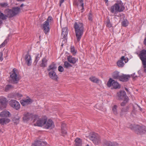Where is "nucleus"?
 <instances>
[{
	"label": "nucleus",
	"mask_w": 146,
	"mask_h": 146,
	"mask_svg": "<svg viewBox=\"0 0 146 146\" xmlns=\"http://www.w3.org/2000/svg\"><path fill=\"white\" fill-rule=\"evenodd\" d=\"M13 88V87L12 86L10 85H7L5 87V90L6 91H7L8 90Z\"/></svg>",
	"instance_id": "nucleus-38"
},
{
	"label": "nucleus",
	"mask_w": 146,
	"mask_h": 146,
	"mask_svg": "<svg viewBox=\"0 0 146 146\" xmlns=\"http://www.w3.org/2000/svg\"><path fill=\"white\" fill-rule=\"evenodd\" d=\"M0 5L2 7H6L7 6L8 4L7 3H1Z\"/></svg>",
	"instance_id": "nucleus-45"
},
{
	"label": "nucleus",
	"mask_w": 146,
	"mask_h": 146,
	"mask_svg": "<svg viewBox=\"0 0 146 146\" xmlns=\"http://www.w3.org/2000/svg\"><path fill=\"white\" fill-rule=\"evenodd\" d=\"M58 70L59 72H62L64 71V69L62 66H60L58 67Z\"/></svg>",
	"instance_id": "nucleus-44"
},
{
	"label": "nucleus",
	"mask_w": 146,
	"mask_h": 146,
	"mask_svg": "<svg viewBox=\"0 0 146 146\" xmlns=\"http://www.w3.org/2000/svg\"><path fill=\"white\" fill-rule=\"evenodd\" d=\"M74 28L76 38V42H79L80 41L84 31V27L82 23L79 22H75Z\"/></svg>",
	"instance_id": "nucleus-2"
},
{
	"label": "nucleus",
	"mask_w": 146,
	"mask_h": 146,
	"mask_svg": "<svg viewBox=\"0 0 146 146\" xmlns=\"http://www.w3.org/2000/svg\"><path fill=\"white\" fill-rule=\"evenodd\" d=\"M75 145L76 146H81L82 145V140L79 138H77L75 140Z\"/></svg>",
	"instance_id": "nucleus-30"
},
{
	"label": "nucleus",
	"mask_w": 146,
	"mask_h": 146,
	"mask_svg": "<svg viewBox=\"0 0 146 146\" xmlns=\"http://www.w3.org/2000/svg\"><path fill=\"white\" fill-rule=\"evenodd\" d=\"M113 112L115 114H116L117 113V110H113Z\"/></svg>",
	"instance_id": "nucleus-53"
},
{
	"label": "nucleus",
	"mask_w": 146,
	"mask_h": 146,
	"mask_svg": "<svg viewBox=\"0 0 146 146\" xmlns=\"http://www.w3.org/2000/svg\"><path fill=\"white\" fill-rule=\"evenodd\" d=\"M130 77L129 75H122L120 76L119 80L122 81L126 82L128 80Z\"/></svg>",
	"instance_id": "nucleus-22"
},
{
	"label": "nucleus",
	"mask_w": 146,
	"mask_h": 146,
	"mask_svg": "<svg viewBox=\"0 0 146 146\" xmlns=\"http://www.w3.org/2000/svg\"><path fill=\"white\" fill-rule=\"evenodd\" d=\"M97 108L98 109H100L99 108Z\"/></svg>",
	"instance_id": "nucleus-64"
},
{
	"label": "nucleus",
	"mask_w": 146,
	"mask_h": 146,
	"mask_svg": "<svg viewBox=\"0 0 146 146\" xmlns=\"http://www.w3.org/2000/svg\"><path fill=\"white\" fill-rule=\"evenodd\" d=\"M38 118V115H37L28 113L24 115L23 119L25 121H33V122H35Z\"/></svg>",
	"instance_id": "nucleus-6"
},
{
	"label": "nucleus",
	"mask_w": 146,
	"mask_h": 146,
	"mask_svg": "<svg viewBox=\"0 0 146 146\" xmlns=\"http://www.w3.org/2000/svg\"><path fill=\"white\" fill-rule=\"evenodd\" d=\"M124 61L125 63H126L128 61L127 59L125 58L124 56H122L120 60H119L117 63V65L119 67H122L125 64V63L123 62V61Z\"/></svg>",
	"instance_id": "nucleus-14"
},
{
	"label": "nucleus",
	"mask_w": 146,
	"mask_h": 146,
	"mask_svg": "<svg viewBox=\"0 0 146 146\" xmlns=\"http://www.w3.org/2000/svg\"><path fill=\"white\" fill-rule=\"evenodd\" d=\"M52 20V17H49L47 20L42 25V29L46 34L49 32L50 29L49 23L51 22Z\"/></svg>",
	"instance_id": "nucleus-8"
},
{
	"label": "nucleus",
	"mask_w": 146,
	"mask_h": 146,
	"mask_svg": "<svg viewBox=\"0 0 146 146\" xmlns=\"http://www.w3.org/2000/svg\"><path fill=\"white\" fill-rule=\"evenodd\" d=\"M48 75L49 77L54 80H57L58 78L57 75L54 71H49Z\"/></svg>",
	"instance_id": "nucleus-18"
},
{
	"label": "nucleus",
	"mask_w": 146,
	"mask_h": 146,
	"mask_svg": "<svg viewBox=\"0 0 146 146\" xmlns=\"http://www.w3.org/2000/svg\"><path fill=\"white\" fill-rule=\"evenodd\" d=\"M64 0H60V6L63 3Z\"/></svg>",
	"instance_id": "nucleus-50"
},
{
	"label": "nucleus",
	"mask_w": 146,
	"mask_h": 146,
	"mask_svg": "<svg viewBox=\"0 0 146 146\" xmlns=\"http://www.w3.org/2000/svg\"><path fill=\"white\" fill-rule=\"evenodd\" d=\"M55 108H54V109H57V108H56V106H55Z\"/></svg>",
	"instance_id": "nucleus-60"
},
{
	"label": "nucleus",
	"mask_w": 146,
	"mask_h": 146,
	"mask_svg": "<svg viewBox=\"0 0 146 146\" xmlns=\"http://www.w3.org/2000/svg\"><path fill=\"white\" fill-rule=\"evenodd\" d=\"M127 110H121V115H124L125 113L127 112Z\"/></svg>",
	"instance_id": "nucleus-47"
},
{
	"label": "nucleus",
	"mask_w": 146,
	"mask_h": 146,
	"mask_svg": "<svg viewBox=\"0 0 146 146\" xmlns=\"http://www.w3.org/2000/svg\"><path fill=\"white\" fill-rule=\"evenodd\" d=\"M9 104L12 107L16 110H19L20 108V105L19 103L15 100H11L9 101Z\"/></svg>",
	"instance_id": "nucleus-13"
},
{
	"label": "nucleus",
	"mask_w": 146,
	"mask_h": 146,
	"mask_svg": "<svg viewBox=\"0 0 146 146\" xmlns=\"http://www.w3.org/2000/svg\"><path fill=\"white\" fill-rule=\"evenodd\" d=\"M25 60L26 63L28 66H30L32 63L31 58L29 54H27L25 57Z\"/></svg>",
	"instance_id": "nucleus-17"
},
{
	"label": "nucleus",
	"mask_w": 146,
	"mask_h": 146,
	"mask_svg": "<svg viewBox=\"0 0 146 146\" xmlns=\"http://www.w3.org/2000/svg\"><path fill=\"white\" fill-rule=\"evenodd\" d=\"M117 96L120 98L121 99L126 96L125 92L124 91H121L117 93Z\"/></svg>",
	"instance_id": "nucleus-28"
},
{
	"label": "nucleus",
	"mask_w": 146,
	"mask_h": 146,
	"mask_svg": "<svg viewBox=\"0 0 146 146\" xmlns=\"http://www.w3.org/2000/svg\"><path fill=\"white\" fill-rule=\"evenodd\" d=\"M67 60L70 63L74 64L78 61V59L72 56H67Z\"/></svg>",
	"instance_id": "nucleus-23"
},
{
	"label": "nucleus",
	"mask_w": 146,
	"mask_h": 146,
	"mask_svg": "<svg viewBox=\"0 0 146 146\" xmlns=\"http://www.w3.org/2000/svg\"><path fill=\"white\" fill-rule=\"evenodd\" d=\"M24 5L23 4H22L21 5V7H23Z\"/></svg>",
	"instance_id": "nucleus-58"
},
{
	"label": "nucleus",
	"mask_w": 146,
	"mask_h": 146,
	"mask_svg": "<svg viewBox=\"0 0 146 146\" xmlns=\"http://www.w3.org/2000/svg\"><path fill=\"white\" fill-rule=\"evenodd\" d=\"M83 0H75V3L76 5L82 7L81 9H84Z\"/></svg>",
	"instance_id": "nucleus-27"
},
{
	"label": "nucleus",
	"mask_w": 146,
	"mask_h": 146,
	"mask_svg": "<svg viewBox=\"0 0 146 146\" xmlns=\"http://www.w3.org/2000/svg\"><path fill=\"white\" fill-rule=\"evenodd\" d=\"M57 68L56 64L54 63H52L50 65L48 68L47 69V70L48 71H54L56 70Z\"/></svg>",
	"instance_id": "nucleus-24"
},
{
	"label": "nucleus",
	"mask_w": 146,
	"mask_h": 146,
	"mask_svg": "<svg viewBox=\"0 0 146 146\" xmlns=\"http://www.w3.org/2000/svg\"><path fill=\"white\" fill-rule=\"evenodd\" d=\"M120 76L119 72L117 71H115L113 73L112 77L114 79H119Z\"/></svg>",
	"instance_id": "nucleus-32"
},
{
	"label": "nucleus",
	"mask_w": 146,
	"mask_h": 146,
	"mask_svg": "<svg viewBox=\"0 0 146 146\" xmlns=\"http://www.w3.org/2000/svg\"><path fill=\"white\" fill-rule=\"evenodd\" d=\"M18 1H24L25 0H17Z\"/></svg>",
	"instance_id": "nucleus-56"
},
{
	"label": "nucleus",
	"mask_w": 146,
	"mask_h": 146,
	"mask_svg": "<svg viewBox=\"0 0 146 146\" xmlns=\"http://www.w3.org/2000/svg\"><path fill=\"white\" fill-rule=\"evenodd\" d=\"M66 124L65 123H64L62 124V133L63 136L65 135L66 134L67 132L66 130Z\"/></svg>",
	"instance_id": "nucleus-25"
},
{
	"label": "nucleus",
	"mask_w": 146,
	"mask_h": 146,
	"mask_svg": "<svg viewBox=\"0 0 146 146\" xmlns=\"http://www.w3.org/2000/svg\"><path fill=\"white\" fill-rule=\"evenodd\" d=\"M117 108V106L116 105H115L113 106V107L112 109V110L116 109Z\"/></svg>",
	"instance_id": "nucleus-51"
},
{
	"label": "nucleus",
	"mask_w": 146,
	"mask_h": 146,
	"mask_svg": "<svg viewBox=\"0 0 146 146\" xmlns=\"http://www.w3.org/2000/svg\"><path fill=\"white\" fill-rule=\"evenodd\" d=\"M133 110H135L136 109L138 110H140V107L136 104H135L133 106Z\"/></svg>",
	"instance_id": "nucleus-43"
},
{
	"label": "nucleus",
	"mask_w": 146,
	"mask_h": 146,
	"mask_svg": "<svg viewBox=\"0 0 146 146\" xmlns=\"http://www.w3.org/2000/svg\"><path fill=\"white\" fill-rule=\"evenodd\" d=\"M20 11V8L18 7L13 8L12 10L7 9L5 11L7 17H11L18 14Z\"/></svg>",
	"instance_id": "nucleus-7"
},
{
	"label": "nucleus",
	"mask_w": 146,
	"mask_h": 146,
	"mask_svg": "<svg viewBox=\"0 0 146 146\" xmlns=\"http://www.w3.org/2000/svg\"><path fill=\"white\" fill-rule=\"evenodd\" d=\"M127 127L134 131L137 134L142 135L146 133V127L145 126H141L138 125L129 124Z\"/></svg>",
	"instance_id": "nucleus-3"
},
{
	"label": "nucleus",
	"mask_w": 146,
	"mask_h": 146,
	"mask_svg": "<svg viewBox=\"0 0 146 146\" xmlns=\"http://www.w3.org/2000/svg\"><path fill=\"white\" fill-rule=\"evenodd\" d=\"M89 79L92 82L96 83H98L99 80L95 76H92Z\"/></svg>",
	"instance_id": "nucleus-31"
},
{
	"label": "nucleus",
	"mask_w": 146,
	"mask_h": 146,
	"mask_svg": "<svg viewBox=\"0 0 146 146\" xmlns=\"http://www.w3.org/2000/svg\"><path fill=\"white\" fill-rule=\"evenodd\" d=\"M125 90L127 92H128V89L127 88H125Z\"/></svg>",
	"instance_id": "nucleus-57"
},
{
	"label": "nucleus",
	"mask_w": 146,
	"mask_h": 146,
	"mask_svg": "<svg viewBox=\"0 0 146 146\" xmlns=\"http://www.w3.org/2000/svg\"><path fill=\"white\" fill-rule=\"evenodd\" d=\"M68 34L67 28L64 27L62 29V35L64 38H66Z\"/></svg>",
	"instance_id": "nucleus-26"
},
{
	"label": "nucleus",
	"mask_w": 146,
	"mask_h": 146,
	"mask_svg": "<svg viewBox=\"0 0 146 146\" xmlns=\"http://www.w3.org/2000/svg\"><path fill=\"white\" fill-rule=\"evenodd\" d=\"M37 120L35 125L38 126L42 127L46 124L47 121V117L46 116H44L42 118L38 119V118L36 120Z\"/></svg>",
	"instance_id": "nucleus-11"
},
{
	"label": "nucleus",
	"mask_w": 146,
	"mask_h": 146,
	"mask_svg": "<svg viewBox=\"0 0 146 146\" xmlns=\"http://www.w3.org/2000/svg\"><path fill=\"white\" fill-rule=\"evenodd\" d=\"M3 53L2 51H0V61H2L3 60L2 57Z\"/></svg>",
	"instance_id": "nucleus-48"
},
{
	"label": "nucleus",
	"mask_w": 146,
	"mask_h": 146,
	"mask_svg": "<svg viewBox=\"0 0 146 146\" xmlns=\"http://www.w3.org/2000/svg\"><path fill=\"white\" fill-rule=\"evenodd\" d=\"M90 139L96 145H98L101 143V140L99 135L97 133H94L91 135Z\"/></svg>",
	"instance_id": "nucleus-10"
},
{
	"label": "nucleus",
	"mask_w": 146,
	"mask_h": 146,
	"mask_svg": "<svg viewBox=\"0 0 146 146\" xmlns=\"http://www.w3.org/2000/svg\"><path fill=\"white\" fill-rule=\"evenodd\" d=\"M48 60L46 58H43L42 60V63L40 64L41 66L44 67L47 66Z\"/></svg>",
	"instance_id": "nucleus-29"
},
{
	"label": "nucleus",
	"mask_w": 146,
	"mask_h": 146,
	"mask_svg": "<svg viewBox=\"0 0 146 146\" xmlns=\"http://www.w3.org/2000/svg\"><path fill=\"white\" fill-rule=\"evenodd\" d=\"M138 56L141 60L142 64L146 62V50H143L141 51Z\"/></svg>",
	"instance_id": "nucleus-12"
},
{
	"label": "nucleus",
	"mask_w": 146,
	"mask_h": 146,
	"mask_svg": "<svg viewBox=\"0 0 146 146\" xmlns=\"http://www.w3.org/2000/svg\"><path fill=\"white\" fill-rule=\"evenodd\" d=\"M118 144L116 142L106 141L104 143V146H117Z\"/></svg>",
	"instance_id": "nucleus-21"
},
{
	"label": "nucleus",
	"mask_w": 146,
	"mask_h": 146,
	"mask_svg": "<svg viewBox=\"0 0 146 146\" xmlns=\"http://www.w3.org/2000/svg\"><path fill=\"white\" fill-rule=\"evenodd\" d=\"M144 43L145 45L146 46V37L145 38L144 41Z\"/></svg>",
	"instance_id": "nucleus-52"
},
{
	"label": "nucleus",
	"mask_w": 146,
	"mask_h": 146,
	"mask_svg": "<svg viewBox=\"0 0 146 146\" xmlns=\"http://www.w3.org/2000/svg\"><path fill=\"white\" fill-rule=\"evenodd\" d=\"M10 77L11 81L15 83H17L19 80L18 71L16 68H14L10 73Z\"/></svg>",
	"instance_id": "nucleus-5"
},
{
	"label": "nucleus",
	"mask_w": 146,
	"mask_h": 146,
	"mask_svg": "<svg viewBox=\"0 0 146 146\" xmlns=\"http://www.w3.org/2000/svg\"><path fill=\"white\" fill-rule=\"evenodd\" d=\"M5 98L2 97L0 99V109H4L7 106V101Z\"/></svg>",
	"instance_id": "nucleus-15"
},
{
	"label": "nucleus",
	"mask_w": 146,
	"mask_h": 146,
	"mask_svg": "<svg viewBox=\"0 0 146 146\" xmlns=\"http://www.w3.org/2000/svg\"><path fill=\"white\" fill-rule=\"evenodd\" d=\"M112 26L110 21L108 20L106 22V26L109 28H110L112 27Z\"/></svg>",
	"instance_id": "nucleus-42"
},
{
	"label": "nucleus",
	"mask_w": 146,
	"mask_h": 146,
	"mask_svg": "<svg viewBox=\"0 0 146 146\" xmlns=\"http://www.w3.org/2000/svg\"><path fill=\"white\" fill-rule=\"evenodd\" d=\"M128 24V22L127 20H125L122 22L121 24L124 27H126Z\"/></svg>",
	"instance_id": "nucleus-40"
},
{
	"label": "nucleus",
	"mask_w": 146,
	"mask_h": 146,
	"mask_svg": "<svg viewBox=\"0 0 146 146\" xmlns=\"http://www.w3.org/2000/svg\"><path fill=\"white\" fill-rule=\"evenodd\" d=\"M145 72H146V62L143 64Z\"/></svg>",
	"instance_id": "nucleus-49"
},
{
	"label": "nucleus",
	"mask_w": 146,
	"mask_h": 146,
	"mask_svg": "<svg viewBox=\"0 0 146 146\" xmlns=\"http://www.w3.org/2000/svg\"><path fill=\"white\" fill-rule=\"evenodd\" d=\"M19 117H18L17 118H16V120L17 121V122L18 123L19 121Z\"/></svg>",
	"instance_id": "nucleus-54"
},
{
	"label": "nucleus",
	"mask_w": 146,
	"mask_h": 146,
	"mask_svg": "<svg viewBox=\"0 0 146 146\" xmlns=\"http://www.w3.org/2000/svg\"><path fill=\"white\" fill-rule=\"evenodd\" d=\"M116 3L111 6L109 9L111 13L115 15L118 13L121 12L125 9L123 3L120 0L116 1Z\"/></svg>",
	"instance_id": "nucleus-1"
},
{
	"label": "nucleus",
	"mask_w": 146,
	"mask_h": 146,
	"mask_svg": "<svg viewBox=\"0 0 146 146\" xmlns=\"http://www.w3.org/2000/svg\"><path fill=\"white\" fill-rule=\"evenodd\" d=\"M64 67L66 68H68L72 66L67 61H65L64 62Z\"/></svg>",
	"instance_id": "nucleus-35"
},
{
	"label": "nucleus",
	"mask_w": 146,
	"mask_h": 146,
	"mask_svg": "<svg viewBox=\"0 0 146 146\" xmlns=\"http://www.w3.org/2000/svg\"><path fill=\"white\" fill-rule=\"evenodd\" d=\"M104 1L106 2V3H107L108 1V0H104Z\"/></svg>",
	"instance_id": "nucleus-55"
},
{
	"label": "nucleus",
	"mask_w": 146,
	"mask_h": 146,
	"mask_svg": "<svg viewBox=\"0 0 146 146\" xmlns=\"http://www.w3.org/2000/svg\"><path fill=\"white\" fill-rule=\"evenodd\" d=\"M129 100L128 97H126L123 102L121 104V105L122 106H124L128 102Z\"/></svg>",
	"instance_id": "nucleus-33"
},
{
	"label": "nucleus",
	"mask_w": 146,
	"mask_h": 146,
	"mask_svg": "<svg viewBox=\"0 0 146 146\" xmlns=\"http://www.w3.org/2000/svg\"><path fill=\"white\" fill-rule=\"evenodd\" d=\"M46 143L41 141H35L34 143L32 144V146H45Z\"/></svg>",
	"instance_id": "nucleus-20"
},
{
	"label": "nucleus",
	"mask_w": 146,
	"mask_h": 146,
	"mask_svg": "<svg viewBox=\"0 0 146 146\" xmlns=\"http://www.w3.org/2000/svg\"><path fill=\"white\" fill-rule=\"evenodd\" d=\"M8 41V40L7 39H6L5 40L4 42L0 45V48L1 47L4 46L5 44L7 43Z\"/></svg>",
	"instance_id": "nucleus-39"
},
{
	"label": "nucleus",
	"mask_w": 146,
	"mask_h": 146,
	"mask_svg": "<svg viewBox=\"0 0 146 146\" xmlns=\"http://www.w3.org/2000/svg\"><path fill=\"white\" fill-rule=\"evenodd\" d=\"M7 16L6 15H4L0 11V19L3 20L7 19Z\"/></svg>",
	"instance_id": "nucleus-34"
},
{
	"label": "nucleus",
	"mask_w": 146,
	"mask_h": 146,
	"mask_svg": "<svg viewBox=\"0 0 146 146\" xmlns=\"http://www.w3.org/2000/svg\"><path fill=\"white\" fill-rule=\"evenodd\" d=\"M136 110H133L132 112H133V113H135V111Z\"/></svg>",
	"instance_id": "nucleus-59"
},
{
	"label": "nucleus",
	"mask_w": 146,
	"mask_h": 146,
	"mask_svg": "<svg viewBox=\"0 0 146 146\" xmlns=\"http://www.w3.org/2000/svg\"><path fill=\"white\" fill-rule=\"evenodd\" d=\"M70 51L74 55H75L76 53V51L75 50L74 46H71L70 48Z\"/></svg>",
	"instance_id": "nucleus-37"
},
{
	"label": "nucleus",
	"mask_w": 146,
	"mask_h": 146,
	"mask_svg": "<svg viewBox=\"0 0 146 146\" xmlns=\"http://www.w3.org/2000/svg\"><path fill=\"white\" fill-rule=\"evenodd\" d=\"M54 123L52 121L51 119H49L47 121L45 126L46 128L47 129H52L54 128Z\"/></svg>",
	"instance_id": "nucleus-19"
},
{
	"label": "nucleus",
	"mask_w": 146,
	"mask_h": 146,
	"mask_svg": "<svg viewBox=\"0 0 146 146\" xmlns=\"http://www.w3.org/2000/svg\"><path fill=\"white\" fill-rule=\"evenodd\" d=\"M88 19L89 20L92 21V15L91 13H90L88 15Z\"/></svg>",
	"instance_id": "nucleus-46"
},
{
	"label": "nucleus",
	"mask_w": 146,
	"mask_h": 146,
	"mask_svg": "<svg viewBox=\"0 0 146 146\" xmlns=\"http://www.w3.org/2000/svg\"><path fill=\"white\" fill-rule=\"evenodd\" d=\"M11 114L7 110H4L0 113V117L2 118L0 119V123L4 125L8 123L11 121L10 119L7 117H10Z\"/></svg>",
	"instance_id": "nucleus-4"
},
{
	"label": "nucleus",
	"mask_w": 146,
	"mask_h": 146,
	"mask_svg": "<svg viewBox=\"0 0 146 146\" xmlns=\"http://www.w3.org/2000/svg\"><path fill=\"white\" fill-rule=\"evenodd\" d=\"M107 85L109 87H111L112 89L119 88H120V84L111 78L109 79L107 83Z\"/></svg>",
	"instance_id": "nucleus-9"
},
{
	"label": "nucleus",
	"mask_w": 146,
	"mask_h": 146,
	"mask_svg": "<svg viewBox=\"0 0 146 146\" xmlns=\"http://www.w3.org/2000/svg\"><path fill=\"white\" fill-rule=\"evenodd\" d=\"M22 96V95L20 94L17 93L15 95V98L17 100H20L21 97Z\"/></svg>",
	"instance_id": "nucleus-36"
},
{
	"label": "nucleus",
	"mask_w": 146,
	"mask_h": 146,
	"mask_svg": "<svg viewBox=\"0 0 146 146\" xmlns=\"http://www.w3.org/2000/svg\"><path fill=\"white\" fill-rule=\"evenodd\" d=\"M98 106V105H96V107H97V106Z\"/></svg>",
	"instance_id": "nucleus-62"
},
{
	"label": "nucleus",
	"mask_w": 146,
	"mask_h": 146,
	"mask_svg": "<svg viewBox=\"0 0 146 146\" xmlns=\"http://www.w3.org/2000/svg\"><path fill=\"white\" fill-rule=\"evenodd\" d=\"M14 119H15V118H14V119H13V121H14Z\"/></svg>",
	"instance_id": "nucleus-63"
},
{
	"label": "nucleus",
	"mask_w": 146,
	"mask_h": 146,
	"mask_svg": "<svg viewBox=\"0 0 146 146\" xmlns=\"http://www.w3.org/2000/svg\"><path fill=\"white\" fill-rule=\"evenodd\" d=\"M86 146H89V145H87Z\"/></svg>",
	"instance_id": "nucleus-61"
},
{
	"label": "nucleus",
	"mask_w": 146,
	"mask_h": 146,
	"mask_svg": "<svg viewBox=\"0 0 146 146\" xmlns=\"http://www.w3.org/2000/svg\"><path fill=\"white\" fill-rule=\"evenodd\" d=\"M39 55L38 54L36 55V56L35 59V61L34 62V63H35V64H36L37 62L40 59L39 57Z\"/></svg>",
	"instance_id": "nucleus-41"
},
{
	"label": "nucleus",
	"mask_w": 146,
	"mask_h": 146,
	"mask_svg": "<svg viewBox=\"0 0 146 146\" xmlns=\"http://www.w3.org/2000/svg\"><path fill=\"white\" fill-rule=\"evenodd\" d=\"M33 102L32 100L30 98H28L25 100H21L20 103L23 106H26L29 104H30Z\"/></svg>",
	"instance_id": "nucleus-16"
}]
</instances>
